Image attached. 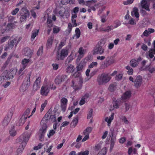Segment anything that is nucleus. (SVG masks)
Returning <instances> with one entry per match:
<instances>
[{
  "mask_svg": "<svg viewBox=\"0 0 155 155\" xmlns=\"http://www.w3.org/2000/svg\"><path fill=\"white\" fill-rule=\"evenodd\" d=\"M97 2L96 1L94 0H91L90 1H86V2H85V4L84 5H86L87 6H88L89 7V3H95Z\"/></svg>",
  "mask_w": 155,
  "mask_h": 155,
  "instance_id": "nucleus-56",
  "label": "nucleus"
},
{
  "mask_svg": "<svg viewBox=\"0 0 155 155\" xmlns=\"http://www.w3.org/2000/svg\"><path fill=\"white\" fill-rule=\"evenodd\" d=\"M149 56L150 58H153L154 56V54H155V49H151L149 51Z\"/></svg>",
  "mask_w": 155,
  "mask_h": 155,
  "instance_id": "nucleus-35",
  "label": "nucleus"
},
{
  "mask_svg": "<svg viewBox=\"0 0 155 155\" xmlns=\"http://www.w3.org/2000/svg\"><path fill=\"white\" fill-rule=\"evenodd\" d=\"M107 148L106 147H104L98 153V155H105L107 153Z\"/></svg>",
  "mask_w": 155,
  "mask_h": 155,
  "instance_id": "nucleus-39",
  "label": "nucleus"
},
{
  "mask_svg": "<svg viewBox=\"0 0 155 155\" xmlns=\"http://www.w3.org/2000/svg\"><path fill=\"white\" fill-rule=\"evenodd\" d=\"M97 65V62H93L90 64V65L89 66V68H92L94 66H96Z\"/></svg>",
  "mask_w": 155,
  "mask_h": 155,
  "instance_id": "nucleus-55",
  "label": "nucleus"
},
{
  "mask_svg": "<svg viewBox=\"0 0 155 155\" xmlns=\"http://www.w3.org/2000/svg\"><path fill=\"white\" fill-rule=\"evenodd\" d=\"M125 112H127L129 110L130 108V106L129 103H125Z\"/></svg>",
  "mask_w": 155,
  "mask_h": 155,
  "instance_id": "nucleus-61",
  "label": "nucleus"
},
{
  "mask_svg": "<svg viewBox=\"0 0 155 155\" xmlns=\"http://www.w3.org/2000/svg\"><path fill=\"white\" fill-rule=\"evenodd\" d=\"M61 2L63 5H66L69 3L70 4H74L75 2V0H62Z\"/></svg>",
  "mask_w": 155,
  "mask_h": 155,
  "instance_id": "nucleus-28",
  "label": "nucleus"
},
{
  "mask_svg": "<svg viewBox=\"0 0 155 155\" xmlns=\"http://www.w3.org/2000/svg\"><path fill=\"white\" fill-rule=\"evenodd\" d=\"M47 27L49 28H51L53 25L52 20L48 18L47 19Z\"/></svg>",
  "mask_w": 155,
  "mask_h": 155,
  "instance_id": "nucleus-36",
  "label": "nucleus"
},
{
  "mask_svg": "<svg viewBox=\"0 0 155 155\" xmlns=\"http://www.w3.org/2000/svg\"><path fill=\"white\" fill-rule=\"evenodd\" d=\"M71 48V45H69L66 47L62 49L60 54H59L58 55V60H64V58L68 56L69 50Z\"/></svg>",
  "mask_w": 155,
  "mask_h": 155,
  "instance_id": "nucleus-4",
  "label": "nucleus"
},
{
  "mask_svg": "<svg viewBox=\"0 0 155 155\" xmlns=\"http://www.w3.org/2000/svg\"><path fill=\"white\" fill-rule=\"evenodd\" d=\"M138 9L136 7H134L133 8V11L131 12V15L133 16L135 15V17L138 18L139 16V14L138 12Z\"/></svg>",
  "mask_w": 155,
  "mask_h": 155,
  "instance_id": "nucleus-25",
  "label": "nucleus"
},
{
  "mask_svg": "<svg viewBox=\"0 0 155 155\" xmlns=\"http://www.w3.org/2000/svg\"><path fill=\"white\" fill-rule=\"evenodd\" d=\"M142 79L141 76H138L136 78L134 82V85L136 87H140L142 84Z\"/></svg>",
  "mask_w": 155,
  "mask_h": 155,
  "instance_id": "nucleus-15",
  "label": "nucleus"
},
{
  "mask_svg": "<svg viewBox=\"0 0 155 155\" xmlns=\"http://www.w3.org/2000/svg\"><path fill=\"white\" fill-rule=\"evenodd\" d=\"M106 42L105 39H101L94 47L93 50V54L101 55L103 54L105 51L104 47Z\"/></svg>",
  "mask_w": 155,
  "mask_h": 155,
  "instance_id": "nucleus-1",
  "label": "nucleus"
},
{
  "mask_svg": "<svg viewBox=\"0 0 155 155\" xmlns=\"http://www.w3.org/2000/svg\"><path fill=\"white\" fill-rule=\"evenodd\" d=\"M18 23L17 21H14L13 23H8L6 27L5 31H10L15 28V24Z\"/></svg>",
  "mask_w": 155,
  "mask_h": 155,
  "instance_id": "nucleus-17",
  "label": "nucleus"
},
{
  "mask_svg": "<svg viewBox=\"0 0 155 155\" xmlns=\"http://www.w3.org/2000/svg\"><path fill=\"white\" fill-rule=\"evenodd\" d=\"M69 122L67 121L63 122L61 124V125L60 127V129H61V128L62 127H65L67 126L69 124Z\"/></svg>",
  "mask_w": 155,
  "mask_h": 155,
  "instance_id": "nucleus-62",
  "label": "nucleus"
},
{
  "mask_svg": "<svg viewBox=\"0 0 155 155\" xmlns=\"http://www.w3.org/2000/svg\"><path fill=\"white\" fill-rule=\"evenodd\" d=\"M114 129H111L109 134V135L110 137H111L110 147L109 150V151L110 152L112 151L113 149L116 139V136H114Z\"/></svg>",
  "mask_w": 155,
  "mask_h": 155,
  "instance_id": "nucleus-8",
  "label": "nucleus"
},
{
  "mask_svg": "<svg viewBox=\"0 0 155 155\" xmlns=\"http://www.w3.org/2000/svg\"><path fill=\"white\" fill-rule=\"evenodd\" d=\"M60 30V28L58 27L55 26L53 28V33H58Z\"/></svg>",
  "mask_w": 155,
  "mask_h": 155,
  "instance_id": "nucleus-44",
  "label": "nucleus"
},
{
  "mask_svg": "<svg viewBox=\"0 0 155 155\" xmlns=\"http://www.w3.org/2000/svg\"><path fill=\"white\" fill-rule=\"evenodd\" d=\"M41 127L39 130L38 134L39 135V139L41 141H42V139H44V135L46 132L48 127L47 125L45 123H43L42 121L41 122Z\"/></svg>",
  "mask_w": 155,
  "mask_h": 155,
  "instance_id": "nucleus-5",
  "label": "nucleus"
},
{
  "mask_svg": "<svg viewBox=\"0 0 155 155\" xmlns=\"http://www.w3.org/2000/svg\"><path fill=\"white\" fill-rule=\"evenodd\" d=\"M89 152L88 150H86L84 152H81L79 153L78 155H88Z\"/></svg>",
  "mask_w": 155,
  "mask_h": 155,
  "instance_id": "nucleus-58",
  "label": "nucleus"
},
{
  "mask_svg": "<svg viewBox=\"0 0 155 155\" xmlns=\"http://www.w3.org/2000/svg\"><path fill=\"white\" fill-rule=\"evenodd\" d=\"M114 62V57L113 56L107 57L103 62L102 65L104 68H106L113 64Z\"/></svg>",
  "mask_w": 155,
  "mask_h": 155,
  "instance_id": "nucleus-9",
  "label": "nucleus"
},
{
  "mask_svg": "<svg viewBox=\"0 0 155 155\" xmlns=\"http://www.w3.org/2000/svg\"><path fill=\"white\" fill-rule=\"evenodd\" d=\"M71 86L73 87L75 90H80L82 88V84L78 83V84H76L74 81H72V84Z\"/></svg>",
  "mask_w": 155,
  "mask_h": 155,
  "instance_id": "nucleus-22",
  "label": "nucleus"
},
{
  "mask_svg": "<svg viewBox=\"0 0 155 155\" xmlns=\"http://www.w3.org/2000/svg\"><path fill=\"white\" fill-rule=\"evenodd\" d=\"M19 10V9L18 8H16L14 10L12 11V14L13 15H16V14L18 12Z\"/></svg>",
  "mask_w": 155,
  "mask_h": 155,
  "instance_id": "nucleus-51",
  "label": "nucleus"
},
{
  "mask_svg": "<svg viewBox=\"0 0 155 155\" xmlns=\"http://www.w3.org/2000/svg\"><path fill=\"white\" fill-rule=\"evenodd\" d=\"M60 102L61 110L64 112L66 110L68 100L65 97H63L61 100Z\"/></svg>",
  "mask_w": 155,
  "mask_h": 155,
  "instance_id": "nucleus-11",
  "label": "nucleus"
},
{
  "mask_svg": "<svg viewBox=\"0 0 155 155\" xmlns=\"http://www.w3.org/2000/svg\"><path fill=\"white\" fill-rule=\"evenodd\" d=\"M115 88V85L114 84H111L110 85L108 89L110 91L113 92Z\"/></svg>",
  "mask_w": 155,
  "mask_h": 155,
  "instance_id": "nucleus-48",
  "label": "nucleus"
},
{
  "mask_svg": "<svg viewBox=\"0 0 155 155\" xmlns=\"http://www.w3.org/2000/svg\"><path fill=\"white\" fill-rule=\"evenodd\" d=\"M120 103V102L119 100L118 101L115 99H114L113 102V107L112 108V107L111 108L110 110H112L114 109V108H118L119 107Z\"/></svg>",
  "mask_w": 155,
  "mask_h": 155,
  "instance_id": "nucleus-23",
  "label": "nucleus"
},
{
  "mask_svg": "<svg viewBox=\"0 0 155 155\" xmlns=\"http://www.w3.org/2000/svg\"><path fill=\"white\" fill-rule=\"evenodd\" d=\"M126 69L128 70L127 73L130 75H132L133 72V69L131 68L129 66H127L126 67Z\"/></svg>",
  "mask_w": 155,
  "mask_h": 155,
  "instance_id": "nucleus-41",
  "label": "nucleus"
},
{
  "mask_svg": "<svg viewBox=\"0 0 155 155\" xmlns=\"http://www.w3.org/2000/svg\"><path fill=\"white\" fill-rule=\"evenodd\" d=\"M130 65L133 67H137L138 64V61L135 59L131 60L130 62Z\"/></svg>",
  "mask_w": 155,
  "mask_h": 155,
  "instance_id": "nucleus-30",
  "label": "nucleus"
},
{
  "mask_svg": "<svg viewBox=\"0 0 155 155\" xmlns=\"http://www.w3.org/2000/svg\"><path fill=\"white\" fill-rule=\"evenodd\" d=\"M111 78L109 74L104 73L98 76L97 82L99 85H104L108 82Z\"/></svg>",
  "mask_w": 155,
  "mask_h": 155,
  "instance_id": "nucleus-2",
  "label": "nucleus"
},
{
  "mask_svg": "<svg viewBox=\"0 0 155 155\" xmlns=\"http://www.w3.org/2000/svg\"><path fill=\"white\" fill-rule=\"evenodd\" d=\"M29 61L30 60L29 59H24L21 62V64L22 65V67L26 68Z\"/></svg>",
  "mask_w": 155,
  "mask_h": 155,
  "instance_id": "nucleus-33",
  "label": "nucleus"
},
{
  "mask_svg": "<svg viewBox=\"0 0 155 155\" xmlns=\"http://www.w3.org/2000/svg\"><path fill=\"white\" fill-rule=\"evenodd\" d=\"M17 42V40L16 38H14L13 40L8 41V46L6 47L5 50H7L8 49H12Z\"/></svg>",
  "mask_w": 155,
  "mask_h": 155,
  "instance_id": "nucleus-16",
  "label": "nucleus"
},
{
  "mask_svg": "<svg viewBox=\"0 0 155 155\" xmlns=\"http://www.w3.org/2000/svg\"><path fill=\"white\" fill-rule=\"evenodd\" d=\"M30 13L28 12L26 13H24L23 14H21V16L20 18V21L21 22L25 21L27 17H28Z\"/></svg>",
  "mask_w": 155,
  "mask_h": 155,
  "instance_id": "nucleus-20",
  "label": "nucleus"
},
{
  "mask_svg": "<svg viewBox=\"0 0 155 155\" xmlns=\"http://www.w3.org/2000/svg\"><path fill=\"white\" fill-rule=\"evenodd\" d=\"M49 92V89L47 86H43L41 88L40 93L41 94L44 96H47Z\"/></svg>",
  "mask_w": 155,
  "mask_h": 155,
  "instance_id": "nucleus-13",
  "label": "nucleus"
},
{
  "mask_svg": "<svg viewBox=\"0 0 155 155\" xmlns=\"http://www.w3.org/2000/svg\"><path fill=\"white\" fill-rule=\"evenodd\" d=\"M11 116H8L5 117L2 123V124L3 126L5 127L8 125L11 120Z\"/></svg>",
  "mask_w": 155,
  "mask_h": 155,
  "instance_id": "nucleus-18",
  "label": "nucleus"
},
{
  "mask_svg": "<svg viewBox=\"0 0 155 155\" xmlns=\"http://www.w3.org/2000/svg\"><path fill=\"white\" fill-rule=\"evenodd\" d=\"M31 72L28 73L25 78L23 82L20 89L23 91L26 90L29 87L31 84L30 78L31 75Z\"/></svg>",
  "mask_w": 155,
  "mask_h": 155,
  "instance_id": "nucleus-3",
  "label": "nucleus"
},
{
  "mask_svg": "<svg viewBox=\"0 0 155 155\" xmlns=\"http://www.w3.org/2000/svg\"><path fill=\"white\" fill-rule=\"evenodd\" d=\"M67 76L65 75H62L57 76L55 79V82L56 84H60L67 79Z\"/></svg>",
  "mask_w": 155,
  "mask_h": 155,
  "instance_id": "nucleus-10",
  "label": "nucleus"
},
{
  "mask_svg": "<svg viewBox=\"0 0 155 155\" xmlns=\"http://www.w3.org/2000/svg\"><path fill=\"white\" fill-rule=\"evenodd\" d=\"M53 40L54 37L52 36H50L48 38L46 44L47 47L48 48H50L51 47Z\"/></svg>",
  "mask_w": 155,
  "mask_h": 155,
  "instance_id": "nucleus-24",
  "label": "nucleus"
},
{
  "mask_svg": "<svg viewBox=\"0 0 155 155\" xmlns=\"http://www.w3.org/2000/svg\"><path fill=\"white\" fill-rule=\"evenodd\" d=\"M93 110L92 109H91L89 111V113L87 115V119H90L92 116V113Z\"/></svg>",
  "mask_w": 155,
  "mask_h": 155,
  "instance_id": "nucleus-53",
  "label": "nucleus"
},
{
  "mask_svg": "<svg viewBox=\"0 0 155 155\" xmlns=\"http://www.w3.org/2000/svg\"><path fill=\"white\" fill-rule=\"evenodd\" d=\"M55 133V131L54 130H50L49 134H48V138H50L51 136H53Z\"/></svg>",
  "mask_w": 155,
  "mask_h": 155,
  "instance_id": "nucleus-45",
  "label": "nucleus"
},
{
  "mask_svg": "<svg viewBox=\"0 0 155 155\" xmlns=\"http://www.w3.org/2000/svg\"><path fill=\"white\" fill-rule=\"evenodd\" d=\"M78 117L77 116L73 119L72 122L71 123V127L73 128L78 123Z\"/></svg>",
  "mask_w": 155,
  "mask_h": 155,
  "instance_id": "nucleus-29",
  "label": "nucleus"
},
{
  "mask_svg": "<svg viewBox=\"0 0 155 155\" xmlns=\"http://www.w3.org/2000/svg\"><path fill=\"white\" fill-rule=\"evenodd\" d=\"M123 75L121 74H119L117 75L115 77V79L117 81L120 80L122 78Z\"/></svg>",
  "mask_w": 155,
  "mask_h": 155,
  "instance_id": "nucleus-59",
  "label": "nucleus"
},
{
  "mask_svg": "<svg viewBox=\"0 0 155 155\" xmlns=\"http://www.w3.org/2000/svg\"><path fill=\"white\" fill-rule=\"evenodd\" d=\"M142 8H143L145 9L146 10L148 11H150V9H149V5L147 4H145V5H142V6H141Z\"/></svg>",
  "mask_w": 155,
  "mask_h": 155,
  "instance_id": "nucleus-46",
  "label": "nucleus"
},
{
  "mask_svg": "<svg viewBox=\"0 0 155 155\" xmlns=\"http://www.w3.org/2000/svg\"><path fill=\"white\" fill-rule=\"evenodd\" d=\"M92 130V128L91 127H87L85 130H84L83 134L84 135L87 134H89L91 132Z\"/></svg>",
  "mask_w": 155,
  "mask_h": 155,
  "instance_id": "nucleus-37",
  "label": "nucleus"
},
{
  "mask_svg": "<svg viewBox=\"0 0 155 155\" xmlns=\"http://www.w3.org/2000/svg\"><path fill=\"white\" fill-rule=\"evenodd\" d=\"M25 68H24V67H22L19 70L18 74V75L21 74V75L19 77H21V76L23 75V73H22V72L24 70V69Z\"/></svg>",
  "mask_w": 155,
  "mask_h": 155,
  "instance_id": "nucleus-52",
  "label": "nucleus"
},
{
  "mask_svg": "<svg viewBox=\"0 0 155 155\" xmlns=\"http://www.w3.org/2000/svg\"><path fill=\"white\" fill-rule=\"evenodd\" d=\"M73 57L74 54L71 53L66 60L65 62V64H68L70 63L74 59Z\"/></svg>",
  "mask_w": 155,
  "mask_h": 155,
  "instance_id": "nucleus-26",
  "label": "nucleus"
},
{
  "mask_svg": "<svg viewBox=\"0 0 155 155\" xmlns=\"http://www.w3.org/2000/svg\"><path fill=\"white\" fill-rule=\"evenodd\" d=\"M51 111L49 110L43 118L42 121L49 120L51 123H53L55 122L56 119L54 115H52L51 113Z\"/></svg>",
  "mask_w": 155,
  "mask_h": 155,
  "instance_id": "nucleus-6",
  "label": "nucleus"
},
{
  "mask_svg": "<svg viewBox=\"0 0 155 155\" xmlns=\"http://www.w3.org/2000/svg\"><path fill=\"white\" fill-rule=\"evenodd\" d=\"M23 51L24 55L26 56L30 55L33 52V51L31 50L28 48H25Z\"/></svg>",
  "mask_w": 155,
  "mask_h": 155,
  "instance_id": "nucleus-21",
  "label": "nucleus"
},
{
  "mask_svg": "<svg viewBox=\"0 0 155 155\" xmlns=\"http://www.w3.org/2000/svg\"><path fill=\"white\" fill-rule=\"evenodd\" d=\"M114 27L113 26H108L106 28V29H105V30H104V31H111L112 30H113L114 28Z\"/></svg>",
  "mask_w": 155,
  "mask_h": 155,
  "instance_id": "nucleus-57",
  "label": "nucleus"
},
{
  "mask_svg": "<svg viewBox=\"0 0 155 155\" xmlns=\"http://www.w3.org/2000/svg\"><path fill=\"white\" fill-rule=\"evenodd\" d=\"M29 137L28 134H24L21 135L18 139L19 142L21 144L23 150L25 147L27 143L29 140Z\"/></svg>",
  "mask_w": 155,
  "mask_h": 155,
  "instance_id": "nucleus-7",
  "label": "nucleus"
},
{
  "mask_svg": "<svg viewBox=\"0 0 155 155\" xmlns=\"http://www.w3.org/2000/svg\"><path fill=\"white\" fill-rule=\"evenodd\" d=\"M114 114L113 113L111 115L110 117L108 118V117H106L105 119V120L108 123V125L109 124H110L111 122V121L114 118Z\"/></svg>",
  "mask_w": 155,
  "mask_h": 155,
  "instance_id": "nucleus-34",
  "label": "nucleus"
},
{
  "mask_svg": "<svg viewBox=\"0 0 155 155\" xmlns=\"http://www.w3.org/2000/svg\"><path fill=\"white\" fill-rule=\"evenodd\" d=\"M74 70V66L72 64H69L66 68V71L67 73H71L73 72Z\"/></svg>",
  "mask_w": 155,
  "mask_h": 155,
  "instance_id": "nucleus-27",
  "label": "nucleus"
},
{
  "mask_svg": "<svg viewBox=\"0 0 155 155\" xmlns=\"http://www.w3.org/2000/svg\"><path fill=\"white\" fill-rule=\"evenodd\" d=\"M84 67V66L82 64L80 63L77 67V71H78L81 70Z\"/></svg>",
  "mask_w": 155,
  "mask_h": 155,
  "instance_id": "nucleus-47",
  "label": "nucleus"
},
{
  "mask_svg": "<svg viewBox=\"0 0 155 155\" xmlns=\"http://www.w3.org/2000/svg\"><path fill=\"white\" fill-rule=\"evenodd\" d=\"M26 118L25 117L21 116V118L19 120V123L20 125H22L25 122Z\"/></svg>",
  "mask_w": 155,
  "mask_h": 155,
  "instance_id": "nucleus-38",
  "label": "nucleus"
},
{
  "mask_svg": "<svg viewBox=\"0 0 155 155\" xmlns=\"http://www.w3.org/2000/svg\"><path fill=\"white\" fill-rule=\"evenodd\" d=\"M8 73V71L7 70L4 71L2 74V75L0 76V81L4 80L5 78L6 75Z\"/></svg>",
  "mask_w": 155,
  "mask_h": 155,
  "instance_id": "nucleus-42",
  "label": "nucleus"
},
{
  "mask_svg": "<svg viewBox=\"0 0 155 155\" xmlns=\"http://www.w3.org/2000/svg\"><path fill=\"white\" fill-rule=\"evenodd\" d=\"M131 96V92L130 91L126 92L121 97V99L123 101L129 98Z\"/></svg>",
  "mask_w": 155,
  "mask_h": 155,
  "instance_id": "nucleus-19",
  "label": "nucleus"
},
{
  "mask_svg": "<svg viewBox=\"0 0 155 155\" xmlns=\"http://www.w3.org/2000/svg\"><path fill=\"white\" fill-rule=\"evenodd\" d=\"M39 32V30L35 29L33 30L31 36V39L33 40L35 37L38 35Z\"/></svg>",
  "mask_w": 155,
  "mask_h": 155,
  "instance_id": "nucleus-31",
  "label": "nucleus"
},
{
  "mask_svg": "<svg viewBox=\"0 0 155 155\" xmlns=\"http://www.w3.org/2000/svg\"><path fill=\"white\" fill-rule=\"evenodd\" d=\"M42 147V145L41 143H39L38 146L34 147V149L35 150H38L41 148Z\"/></svg>",
  "mask_w": 155,
  "mask_h": 155,
  "instance_id": "nucleus-63",
  "label": "nucleus"
},
{
  "mask_svg": "<svg viewBox=\"0 0 155 155\" xmlns=\"http://www.w3.org/2000/svg\"><path fill=\"white\" fill-rule=\"evenodd\" d=\"M75 32L77 38H78L80 37L81 35V32L79 29L78 28H76L75 29Z\"/></svg>",
  "mask_w": 155,
  "mask_h": 155,
  "instance_id": "nucleus-43",
  "label": "nucleus"
},
{
  "mask_svg": "<svg viewBox=\"0 0 155 155\" xmlns=\"http://www.w3.org/2000/svg\"><path fill=\"white\" fill-rule=\"evenodd\" d=\"M43 47L41 46L40 47L38 50L37 52V55L38 56H39L41 55L43 53Z\"/></svg>",
  "mask_w": 155,
  "mask_h": 155,
  "instance_id": "nucleus-50",
  "label": "nucleus"
},
{
  "mask_svg": "<svg viewBox=\"0 0 155 155\" xmlns=\"http://www.w3.org/2000/svg\"><path fill=\"white\" fill-rule=\"evenodd\" d=\"M41 78L38 77L36 78L33 84V89L34 91H37L40 87L41 84Z\"/></svg>",
  "mask_w": 155,
  "mask_h": 155,
  "instance_id": "nucleus-12",
  "label": "nucleus"
},
{
  "mask_svg": "<svg viewBox=\"0 0 155 155\" xmlns=\"http://www.w3.org/2000/svg\"><path fill=\"white\" fill-rule=\"evenodd\" d=\"M9 132L10 136L12 137L15 136L17 134L16 131L14 127L12 128L11 129L9 130Z\"/></svg>",
  "mask_w": 155,
  "mask_h": 155,
  "instance_id": "nucleus-32",
  "label": "nucleus"
},
{
  "mask_svg": "<svg viewBox=\"0 0 155 155\" xmlns=\"http://www.w3.org/2000/svg\"><path fill=\"white\" fill-rule=\"evenodd\" d=\"M30 109L29 108H27L26 111L24 112L22 116L25 117L26 118H27L30 112Z\"/></svg>",
  "mask_w": 155,
  "mask_h": 155,
  "instance_id": "nucleus-40",
  "label": "nucleus"
},
{
  "mask_svg": "<svg viewBox=\"0 0 155 155\" xmlns=\"http://www.w3.org/2000/svg\"><path fill=\"white\" fill-rule=\"evenodd\" d=\"M80 55H82L84 54L85 52V50L82 47H81L79 48L78 51Z\"/></svg>",
  "mask_w": 155,
  "mask_h": 155,
  "instance_id": "nucleus-64",
  "label": "nucleus"
},
{
  "mask_svg": "<svg viewBox=\"0 0 155 155\" xmlns=\"http://www.w3.org/2000/svg\"><path fill=\"white\" fill-rule=\"evenodd\" d=\"M146 63V61L145 60H143L141 62V64L143 66L142 67H141L140 68V70H141V71L145 70L147 69L143 68V67L145 65Z\"/></svg>",
  "mask_w": 155,
  "mask_h": 155,
  "instance_id": "nucleus-49",
  "label": "nucleus"
},
{
  "mask_svg": "<svg viewBox=\"0 0 155 155\" xmlns=\"http://www.w3.org/2000/svg\"><path fill=\"white\" fill-rule=\"evenodd\" d=\"M47 104V101H45L44 103L42 104L41 105V107L40 109V111L42 112L44 109V108L45 107Z\"/></svg>",
  "mask_w": 155,
  "mask_h": 155,
  "instance_id": "nucleus-60",
  "label": "nucleus"
},
{
  "mask_svg": "<svg viewBox=\"0 0 155 155\" xmlns=\"http://www.w3.org/2000/svg\"><path fill=\"white\" fill-rule=\"evenodd\" d=\"M134 1V0H127L124 2L123 4L125 5L130 4L133 2Z\"/></svg>",
  "mask_w": 155,
  "mask_h": 155,
  "instance_id": "nucleus-54",
  "label": "nucleus"
},
{
  "mask_svg": "<svg viewBox=\"0 0 155 155\" xmlns=\"http://www.w3.org/2000/svg\"><path fill=\"white\" fill-rule=\"evenodd\" d=\"M17 71V69L15 68H12L10 70L7 78H8L9 79H12L16 74Z\"/></svg>",
  "mask_w": 155,
  "mask_h": 155,
  "instance_id": "nucleus-14",
  "label": "nucleus"
}]
</instances>
